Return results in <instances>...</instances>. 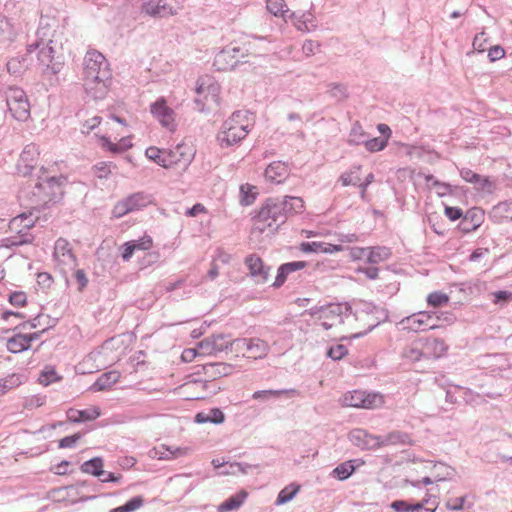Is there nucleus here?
Returning <instances> with one entry per match:
<instances>
[{"label": "nucleus", "mask_w": 512, "mask_h": 512, "mask_svg": "<svg viewBox=\"0 0 512 512\" xmlns=\"http://www.w3.org/2000/svg\"><path fill=\"white\" fill-rule=\"evenodd\" d=\"M84 89L94 100L105 98L111 85L109 63L98 51L87 52L84 58Z\"/></svg>", "instance_id": "obj_1"}, {"label": "nucleus", "mask_w": 512, "mask_h": 512, "mask_svg": "<svg viewBox=\"0 0 512 512\" xmlns=\"http://www.w3.org/2000/svg\"><path fill=\"white\" fill-rule=\"evenodd\" d=\"M37 51V60L45 74L56 75L64 65L63 56L55 50L54 41L50 38V28L39 27L34 42L27 44V53Z\"/></svg>", "instance_id": "obj_2"}, {"label": "nucleus", "mask_w": 512, "mask_h": 512, "mask_svg": "<svg viewBox=\"0 0 512 512\" xmlns=\"http://www.w3.org/2000/svg\"><path fill=\"white\" fill-rule=\"evenodd\" d=\"M285 202L280 197L267 198L254 217L256 229L263 233L267 228L277 231L287 220Z\"/></svg>", "instance_id": "obj_3"}, {"label": "nucleus", "mask_w": 512, "mask_h": 512, "mask_svg": "<svg viewBox=\"0 0 512 512\" xmlns=\"http://www.w3.org/2000/svg\"><path fill=\"white\" fill-rule=\"evenodd\" d=\"M181 9V0H144L140 7L141 13L155 19L175 16Z\"/></svg>", "instance_id": "obj_4"}, {"label": "nucleus", "mask_w": 512, "mask_h": 512, "mask_svg": "<svg viewBox=\"0 0 512 512\" xmlns=\"http://www.w3.org/2000/svg\"><path fill=\"white\" fill-rule=\"evenodd\" d=\"M6 103L12 116L24 121L30 115V105L23 89L19 87H9L5 92Z\"/></svg>", "instance_id": "obj_5"}, {"label": "nucleus", "mask_w": 512, "mask_h": 512, "mask_svg": "<svg viewBox=\"0 0 512 512\" xmlns=\"http://www.w3.org/2000/svg\"><path fill=\"white\" fill-rule=\"evenodd\" d=\"M361 305L362 308L356 310L354 316L356 320L366 321L368 326L364 331L356 333L354 335L356 338L366 335L377 327L383 319L387 318L385 312L372 303L362 302Z\"/></svg>", "instance_id": "obj_6"}, {"label": "nucleus", "mask_w": 512, "mask_h": 512, "mask_svg": "<svg viewBox=\"0 0 512 512\" xmlns=\"http://www.w3.org/2000/svg\"><path fill=\"white\" fill-rule=\"evenodd\" d=\"M248 124L233 125V120H226L217 135V140L222 148H228L238 144L248 134Z\"/></svg>", "instance_id": "obj_7"}, {"label": "nucleus", "mask_w": 512, "mask_h": 512, "mask_svg": "<svg viewBox=\"0 0 512 512\" xmlns=\"http://www.w3.org/2000/svg\"><path fill=\"white\" fill-rule=\"evenodd\" d=\"M66 182V178L60 177H49L44 182H37L35 189H38L39 193L45 194L44 205L48 203H57L61 200L63 191L62 185Z\"/></svg>", "instance_id": "obj_8"}, {"label": "nucleus", "mask_w": 512, "mask_h": 512, "mask_svg": "<svg viewBox=\"0 0 512 512\" xmlns=\"http://www.w3.org/2000/svg\"><path fill=\"white\" fill-rule=\"evenodd\" d=\"M434 315L435 312L420 311L402 319L401 325L404 329L415 332L435 329L438 325L434 321Z\"/></svg>", "instance_id": "obj_9"}, {"label": "nucleus", "mask_w": 512, "mask_h": 512, "mask_svg": "<svg viewBox=\"0 0 512 512\" xmlns=\"http://www.w3.org/2000/svg\"><path fill=\"white\" fill-rule=\"evenodd\" d=\"M38 157V147L33 143L26 145L17 163L18 174L22 176L30 175L36 166Z\"/></svg>", "instance_id": "obj_10"}, {"label": "nucleus", "mask_w": 512, "mask_h": 512, "mask_svg": "<svg viewBox=\"0 0 512 512\" xmlns=\"http://www.w3.org/2000/svg\"><path fill=\"white\" fill-rule=\"evenodd\" d=\"M240 345H246V350L249 353L248 358L263 359L269 353V344L260 338H238L235 339V346L237 349Z\"/></svg>", "instance_id": "obj_11"}, {"label": "nucleus", "mask_w": 512, "mask_h": 512, "mask_svg": "<svg viewBox=\"0 0 512 512\" xmlns=\"http://www.w3.org/2000/svg\"><path fill=\"white\" fill-rule=\"evenodd\" d=\"M420 345L422 346L424 361L439 359L446 353L448 349V346L445 344V342L439 338L420 339Z\"/></svg>", "instance_id": "obj_12"}, {"label": "nucleus", "mask_w": 512, "mask_h": 512, "mask_svg": "<svg viewBox=\"0 0 512 512\" xmlns=\"http://www.w3.org/2000/svg\"><path fill=\"white\" fill-rule=\"evenodd\" d=\"M351 443L362 450L379 449V436L369 434L364 429H354L348 435Z\"/></svg>", "instance_id": "obj_13"}, {"label": "nucleus", "mask_w": 512, "mask_h": 512, "mask_svg": "<svg viewBox=\"0 0 512 512\" xmlns=\"http://www.w3.org/2000/svg\"><path fill=\"white\" fill-rule=\"evenodd\" d=\"M150 111L153 116L162 124L163 127L173 130L174 129V111L167 106L164 98H159L151 104Z\"/></svg>", "instance_id": "obj_14"}, {"label": "nucleus", "mask_w": 512, "mask_h": 512, "mask_svg": "<svg viewBox=\"0 0 512 512\" xmlns=\"http://www.w3.org/2000/svg\"><path fill=\"white\" fill-rule=\"evenodd\" d=\"M240 52L239 47H226L215 56L213 65L220 71L234 69L240 62L238 59Z\"/></svg>", "instance_id": "obj_15"}, {"label": "nucleus", "mask_w": 512, "mask_h": 512, "mask_svg": "<svg viewBox=\"0 0 512 512\" xmlns=\"http://www.w3.org/2000/svg\"><path fill=\"white\" fill-rule=\"evenodd\" d=\"M250 275L257 283H265L268 280L270 267L265 266L262 259L256 254H250L245 258Z\"/></svg>", "instance_id": "obj_16"}, {"label": "nucleus", "mask_w": 512, "mask_h": 512, "mask_svg": "<svg viewBox=\"0 0 512 512\" xmlns=\"http://www.w3.org/2000/svg\"><path fill=\"white\" fill-rule=\"evenodd\" d=\"M484 221V210L479 207H473L463 215L460 222V228L463 232L469 233L475 231Z\"/></svg>", "instance_id": "obj_17"}, {"label": "nucleus", "mask_w": 512, "mask_h": 512, "mask_svg": "<svg viewBox=\"0 0 512 512\" xmlns=\"http://www.w3.org/2000/svg\"><path fill=\"white\" fill-rule=\"evenodd\" d=\"M168 157L171 159V167L178 164L187 167L191 163L194 153L188 145L178 144L173 149L168 150Z\"/></svg>", "instance_id": "obj_18"}, {"label": "nucleus", "mask_w": 512, "mask_h": 512, "mask_svg": "<svg viewBox=\"0 0 512 512\" xmlns=\"http://www.w3.org/2000/svg\"><path fill=\"white\" fill-rule=\"evenodd\" d=\"M54 257L57 261L63 264L69 266L76 265V258L72 253L69 242L65 239L59 238L56 241L54 247Z\"/></svg>", "instance_id": "obj_19"}, {"label": "nucleus", "mask_w": 512, "mask_h": 512, "mask_svg": "<svg viewBox=\"0 0 512 512\" xmlns=\"http://www.w3.org/2000/svg\"><path fill=\"white\" fill-rule=\"evenodd\" d=\"M301 395V392L294 388L289 389H269V390H259L253 393L252 398L254 400H261V401H267L270 398H280V397H286V398H294L299 397Z\"/></svg>", "instance_id": "obj_20"}, {"label": "nucleus", "mask_w": 512, "mask_h": 512, "mask_svg": "<svg viewBox=\"0 0 512 512\" xmlns=\"http://www.w3.org/2000/svg\"><path fill=\"white\" fill-rule=\"evenodd\" d=\"M300 250L304 253L333 254L335 252L341 251L342 247L340 245L312 241V242H302L300 244Z\"/></svg>", "instance_id": "obj_21"}, {"label": "nucleus", "mask_w": 512, "mask_h": 512, "mask_svg": "<svg viewBox=\"0 0 512 512\" xmlns=\"http://www.w3.org/2000/svg\"><path fill=\"white\" fill-rule=\"evenodd\" d=\"M289 174L288 166L281 161H275L265 169V177L273 183H281Z\"/></svg>", "instance_id": "obj_22"}, {"label": "nucleus", "mask_w": 512, "mask_h": 512, "mask_svg": "<svg viewBox=\"0 0 512 512\" xmlns=\"http://www.w3.org/2000/svg\"><path fill=\"white\" fill-rule=\"evenodd\" d=\"M202 369L206 376L216 379L230 375L232 373L233 366L224 362H211L204 364Z\"/></svg>", "instance_id": "obj_23"}, {"label": "nucleus", "mask_w": 512, "mask_h": 512, "mask_svg": "<svg viewBox=\"0 0 512 512\" xmlns=\"http://www.w3.org/2000/svg\"><path fill=\"white\" fill-rule=\"evenodd\" d=\"M361 255L367 257V262L371 264H378L387 260L391 252L387 247H373V248H358Z\"/></svg>", "instance_id": "obj_24"}, {"label": "nucleus", "mask_w": 512, "mask_h": 512, "mask_svg": "<svg viewBox=\"0 0 512 512\" xmlns=\"http://www.w3.org/2000/svg\"><path fill=\"white\" fill-rule=\"evenodd\" d=\"M248 493L245 490H240L236 494L227 498L224 502H222L218 507V512H229L234 511L240 508L245 502Z\"/></svg>", "instance_id": "obj_25"}, {"label": "nucleus", "mask_w": 512, "mask_h": 512, "mask_svg": "<svg viewBox=\"0 0 512 512\" xmlns=\"http://www.w3.org/2000/svg\"><path fill=\"white\" fill-rule=\"evenodd\" d=\"M195 422L198 424L212 423L221 424L225 421V415L219 408H211L207 412H198L195 415Z\"/></svg>", "instance_id": "obj_26"}, {"label": "nucleus", "mask_w": 512, "mask_h": 512, "mask_svg": "<svg viewBox=\"0 0 512 512\" xmlns=\"http://www.w3.org/2000/svg\"><path fill=\"white\" fill-rule=\"evenodd\" d=\"M379 448L388 445L411 444V438L408 433L402 431H392L385 436H379Z\"/></svg>", "instance_id": "obj_27"}, {"label": "nucleus", "mask_w": 512, "mask_h": 512, "mask_svg": "<svg viewBox=\"0 0 512 512\" xmlns=\"http://www.w3.org/2000/svg\"><path fill=\"white\" fill-rule=\"evenodd\" d=\"M120 379L118 371H109L101 374L98 379L91 386L93 391H104L109 389L113 384L117 383Z\"/></svg>", "instance_id": "obj_28"}, {"label": "nucleus", "mask_w": 512, "mask_h": 512, "mask_svg": "<svg viewBox=\"0 0 512 512\" xmlns=\"http://www.w3.org/2000/svg\"><path fill=\"white\" fill-rule=\"evenodd\" d=\"M57 492H65L66 495L63 496V498L69 499L71 501V503L87 502V501L93 500L97 497L96 495L84 496L82 494L81 489L76 485V483L73 485L61 487L57 490Z\"/></svg>", "instance_id": "obj_29"}, {"label": "nucleus", "mask_w": 512, "mask_h": 512, "mask_svg": "<svg viewBox=\"0 0 512 512\" xmlns=\"http://www.w3.org/2000/svg\"><path fill=\"white\" fill-rule=\"evenodd\" d=\"M104 461L101 457H94L90 460L85 461L81 464L80 470L85 474H90L97 478L102 477L105 474L103 470Z\"/></svg>", "instance_id": "obj_30"}, {"label": "nucleus", "mask_w": 512, "mask_h": 512, "mask_svg": "<svg viewBox=\"0 0 512 512\" xmlns=\"http://www.w3.org/2000/svg\"><path fill=\"white\" fill-rule=\"evenodd\" d=\"M145 155L164 168L171 167V159L168 157V151L161 150L155 146L148 147Z\"/></svg>", "instance_id": "obj_31"}, {"label": "nucleus", "mask_w": 512, "mask_h": 512, "mask_svg": "<svg viewBox=\"0 0 512 512\" xmlns=\"http://www.w3.org/2000/svg\"><path fill=\"white\" fill-rule=\"evenodd\" d=\"M126 204L131 208V212L146 207L151 203V198L145 192H136L126 197Z\"/></svg>", "instance_id": "obj_32"}, {"label": "nucleus", "mask_w": 512, "mask_h": 512, "mask_svg": "<svg viewBox=\"0 0 512 512\" xmlns=\"http://www.w3.org/2000/svg\"><path fill=\"white\" fill-rule=\"evenodd\" d=\"M325 316H333L338 318V322L341 324L344 322V318L352 314V308L348 304H334L329 305L323 310Z\"/></svg>", "instance_id": "obj_33"}, {"label": "nucleus", "mask_w": 512, "mask_h": 512, "mask_svg": "<svg viewBox=\"0 0 512 512\" xmlns=\"http://www.w3.org/2000/svg\"><path fill=\"white\" fill-rule=\"evenodd\" d=\"M28 349H30V345L22 333L15 334L7 340V350L11 353H21Z\"/></svg>", "instance_id": "obj_34"}, {"label": "nucleus", "mask_w": 512, "mask_h": 512, "mask_svg": "<svg viewBox=\"0 0 512 512\" xmlns=\"http://www.w3.org/2000/svg\"><path fill=\"white\" fill-rule=\"evenodd\" d=\"M282 201L285 202L287 217L303 212L304 201L301 197L284 196Z\"/></svg>", "instance_id": "obj_35"}, {"label": "nucleus", "mask_w": 512, "mask_h": 512, "mask_svg": "<svg viewBox=\"0 0 512 512\" xmlns=\"http://www.w3.org/2000/svg\"><path fill=\"white\" fill-rule=\"evenodd\" d=\"M460 176L462 179L468 183L477 184L480 188L484 189L487 186L491 185V182L488 178H484L481 175L473 172L471 169L462 168L460 170Z\"/></svg>", "instance_id": "obj_36"}, {"label": "nucleus", "mask_w": 512, "mask_h": 512, "mask_svg": "<svg viewBox=\"0 0 512 512\" xmlns=\"http://www.w3.org/2000/svg\"><path fill=\"white\" fill-rule=\"evenodd\" d=\"M402 356L411 362H419L422 360L424 361L420 339L415 341L411 346L405 347L402 351Z\"/></svg>", "instance_id": "obj_37"}, {"label": "nucleus", "mask_w": 512, "mask_h": 512, "mask_svg": "<svg viewBox=\"0 0 512 512\" xmlns=\"http://www.w3.org/2000/svg\"><path fill=\"white\" fill-rule=\"evenodd\" d=\"M343 404L349 407L362 408L365 404V391L347 392L343 397Z\"/></svg>", "instance_id": "obj_38"}, {"label": "nucleus", "mask_w": 512, "mask_h": 512, "mask_svg": "<svg viewBox=\"0 0 512 512\" xmlns=\"http://www.w3.org/2000/svg\"><path fill=\"white\" fill-rule=\"evenodd\" d=\"M353 462L354 461L349 460L339 464L333 469L331 475L341 481L348 479L356 469Z\"/></svg>", "instance_id": "obj_39"}, {"label": "nucleus", "mask_w": 512, "mask_h": 512, "mask_svg": "<svg viewBox=\"0 0 512 512\" xmlns=\"http://www.w3.org/2000/svg\"><path fill=\"white\" fill-rule=\"evenodd\" d=\"M28 59L26 56H18L11 58L7 62V70L10 74L18 76L28 67Z\"/></svg>", "instance_id": "obj_40"}, {"label": "nucleus", "mask_w": 512, "mask_h": 512, "mask_svg": "<svg viewBox=\"0 0 512 512\" xmlns=\"http://www.w3.org/2000/svg\"><path fill=\"white\" fill-rule=\"evenodd\" d=\"M300 490V485L298 484H290L288 486H286L284 489H282L278 496H277V499H276V505H283V504H286L287 502L291 501L295 496L296 494L299 492Z\"/></svg>", "instance_id": "obj_41"}, {"label": "nucleus", "mask_w": 512, "mask_h": 512, "mask_svg": "<svg viewBox=\"0 0 512 512\" xmlns=\"http://www.w3.org/2000/svg\"><path fill=\"white\" fill-rule=\"evenodd\" d=\"M367 137H368V135L363 130L360 123L355 122L350 131L348 142L350 145H363L365 140L367 139Z\"/></svg>", "instance_id": "obj_42"}, {"label": "nucleus", "mask_w": 512, "mask_h": 512, "mask_svg": "<svg viewBox=\"0 0 512 512\" xmlns=\"http://www.w3.org/2000/svg\"><path fill=\"white\" fill-rule=\"evenodd\" d=\"M254 190L255 187L249 184H243L240 186L241 205L249 206L256 200L258 193Z\"/></svg>", "instance_id": "obj_43"}, {"label": "nucleus", "mask_w": 512, "mask_h": 512, "mask_svg": "<svg viewBox=\"0 0 512 512\" xmlns=\"http://www.w3.org/2000/svg\"><path fill=\"white\" fill-rule=\"evenodd\" d=\"M144 504L142 496H135L128 500L124 505L118 506L110 510V512H134L141 508Z\"/></svg>", "instance_id": "obj_44"}, {"label": "nucleus", "mask_w": 512, "mask_h": 512, "mask_svg": "<svg viewBox=\"0 0 512 512\" xmlns=\"http://www.w3.org/2000/svg\"><path fill=\"white\" fill-rule=\"evenodd\" d=\"M214 341V348L216 349V353L223 352L229 348H233L235 346V339L231 340L225 334H214L212 335Z\"/></svg>", "instance_id": "obj_45"}, {"label": "nucleus", "mask_w": 512, "mask_h": 512, "mask_svg": "<svg viewBox=\"0 0 512 512\" xmlns=\"http://www.w3.org/2000/svg\"><path fill=\"white\" fill-rule=\"evenodd\" d=\"M327 86L329 87V95L337 101H344L349 97L346 85L341 83H330Z\"/></svg>", "instance_id": "obj_46"}, {"label": "nucleus", "mask_w": 512, "mask_h": 512, "mask_svg": "<svg viewBox=\"0 0 512 512\" xmlns=\"http://www.w3.org/2000/svg\"><path fill=\"white\" fill-rule=\"evenodd\" d=\"M24 376L21 374H10L5 378L0 379L2 389L4 390V393H7L8 391L20 386L23 383Z\"/></svg>", "instance_id": "obj_47"}, {"label": "nucleus", "mask_w": 512, "mask_h": 512, "mask_svg": "<svg viewBox=\"0 0 512 512\" xmlns=\"http://www.w3.org/2000/svg\"><path fill=\"white\" fill-rule=\"evenodd\" d=\"M78 418L74 419V423H82L87 421H93L101 415L99 407H90L83 410H78Z\"/></svg>", "instance_id": "obj_48"}, {"label": "nucleus", "mask_w": 512, "mask_h": 512, "mask_svg": "<svg viewBox=\"0 0 512 512\" xmlns=\"http://www.w3.org/2000/svg\"><path fill=\"white\" fill-rule=\"evenodd\" d=\"M361 169V166H353L349 172L343 173L339 180L341 181L343 186L348 185H357L360 182V176L358 175V171Z\"/></svg>", "instance_id": "obj_49"}, {"label": "nucleus", "mask_w": 512, "mask_h": 512, "mask_svg": "<svg viewBox=\"0 0 512 512\" xmlns=\"http://www.w3.org/2000/svg\"><path fill=\"white\" fill-rule=\"evenodd\" d=\"M266 7L267 10L275 16L286 17V14L289 12L284 0H268Z\"/></svg>", "instance_id": "obj_50"}, {"label": "nucleus", "mask_w": 512, "mask_h": 512, "mask_svg": "<svg viewBox=\"0 0 512 512\" xmlns=\"http://www.w3.org/2000/svg\"><path fill=\"white\" fill-rule=\"evenodd\" d=\"M449 302L447 294L441 291H434L427 296V303L433 307H441Z\"/></svg>", "instance_id": "obj_51"}, {"label": "nucleus", "mask_w": 512, "mask_h": 512, "mask_svg": "<svg viewBox=\"0 0 512 512\" xmlns=\"http://www.w3.org/2000/svg\"><path fill=\"white\" fill-rule=\"evenodd\" d=\"M387 139H381L380 137L368 138L364 142V146L369 152L382 151L387 146Z\"/></svg>", "instance_id": "obj_52"}, {"label": "nucleus", "mask_w": 512, "mask_h": 512, "mask_svg": "<svg viewBox=\"0 0 512 512\" xmlns=\"http://www.w3.org/2000/svg\"><path fill=\"white\" fill-rule=\"evenodd\" d=\"M111 166L115 168L112 162H100L93 166L94 174L100 179L108 178L111 173Z\"/></svg>", "instance_id": "obj_53"}, {"label": "nucleus", "mask_w": 512, "mask_h": 512, "mask_svg": "<svg viewBox=\"0 0 512 512\" xmlns=\"http://www.w3.org/2000/svg\"><path fill=\"white\" fill-rule=\"evenodd\" d=\"M348 354V349L345 345L337 344L328 348L326 355L332 360H340Z\"/></svg>", "instance_id": "obj_54"}, {"label": "nucleus", "mask_w": 512, "mask_h": 512, "mask_svg": "<svg viewBox=\"0 0 512 512\" xmlns=\"http://www.w3.org/2000/svg\"><path fill=\"white\" fill-rule=\"evenodd\" d=\"M8 301L16 307H24L27 304V295L23 291H14L9 294Z\"/></svg>", "instance_id": "obj_55"}, {"label": "nucleus", "mask_w": 512, "mask_h": 512, "mask_svg": "<svg viewBox=\"0 0 512 512\" xmlns=\"http://www.w3.org/2000/svg\"><path fill=\"white\" fill-rule=\"evenodd\" d=\"M60 377L57 376L56 371L53 368H46L44 371H42L39 381L41 384L47 386L57 380H59Z\"/></svg>", "instance_id": "obj_56"}, {"label": "nucleus", "mask_w": 512, "mask_h": 512, "mask_svg": "<svg viewBox=\"0 0 512 512\" xmlns=\"http://www.w3.org/2000/svg\"><path fill=\"white\" fill-rule=\"evenodd\" d=\"M83 434L78 432L73 435L66 436L59 441V448H73L76 443L82 438Z\"/></svg>", "instance_id": "obj_57"}, {"label": "nucleus", "mask_w": 512, "mask_h": 512, "mask_svg": "<svg viewBox=\"0 0 512 512\" xmlns=\"http://www.w3.org/2000/svg\"><path fill=\"white\" fill-rule=\"evenodd\" d=\"M198 348L202 351V354H217L216 349L214 348V341L212 336L204 338L202 341H200L198 343Z\"/></svg>", "instance_id": "obj_58"}, {"label": "nucleus", "mask_w": 512, "mask_h": 512, "mask_svg": "<svg viewBox=\"0 0 512 512\" xmlns=\"http://www.w3.org/2000/svg\"><path fill=\"white\" fill-rule=\"evenodd\" d=\"M381 403V396L376 393H366L365 392V404L362 408H373Z\"/></svg>", "instance_id": "obj_59"}, {"label": "nucleus", "mask_w": 512, "mask_h": 512, "mask_svg": "<svg viewBox=\"0 0 512 512\" xmlns=\"http://www.w3.org/2000/svg\"><path fill=\"white\" fill-rule=\"evenodd\" d=\"M101 123V117L94 116L88 120H86L82 124L81 132L82 133H90L93 129H95Z\"/></svg>", "instance_id": "obj_60"}, {"label": "nucleus", "mask_w": 512, "mask_h": 512, "mask_svg": "<svg viewBox=\"0 0 512 512\" xmlns=\"http://www.w3.org/2000/svg\"><path fill=\"white\" fill-rule=\"evenodd\" d=\"M444 213L451 221H456L463 217V211L459 207L445 206Z\"/></svg>", "instance_id": "obj_61"}, {"label": "nucleus", "mask_w": 512, "mask_h": 512, "mask_svg": "<svg viewBox=\"0 0 512 512\" xmlns=\"http://www.w3.org/2000/svg\"><path fill=\"white\" fill-rule=\"evenodd\" d=\"M282 268L286 271V273L289 275L292 272H295L297 270H301L307 266V262L305 261H293V262H287L281 265Z\"/></svg>", "instance_id": "obj_62"}, {"label": "nucleus", "mask_w": 512, "mask_h": 512, "mask_svg": "<svg viewBox=\"0 0 512 512\" xmlns=\"http://www.w3.org/2000/svg\"><path fill=\"white\" fill-rule=\"evenodd\" d=\"M37 283L41 288L46 289L52 285L53 278L47 272H40L37 274Z\"/></svg>", "instance_id": "obj_63"}, {"label": "nucleus", "mask_w": 512, "mask_h": 512, "mask_svg": "<svg viewBox=\"0 0 512 512\" xmlns=\"http://www.w3.org/2000/svg\"><path fill=\"white\" fill-rule=\"evenodd\" d=\"M436 193L439 197H444L448 194H452V186L449 183L435 181Z\"/></svg>", "instance_id": "obj_64"}]
</instances>
